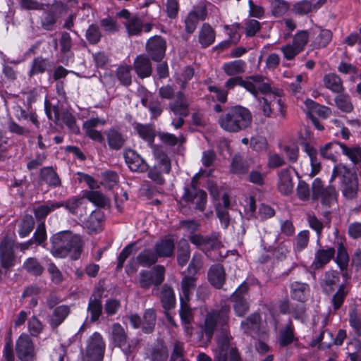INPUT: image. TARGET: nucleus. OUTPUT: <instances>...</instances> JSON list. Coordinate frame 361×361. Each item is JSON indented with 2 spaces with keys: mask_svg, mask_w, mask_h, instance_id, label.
I'll return each instance as SVG.
<instances>
[{
  "mask_svg": "<svg viewBox=\"0 0 361 361\" xmlns=\"http://www.w3.org/2000/svg\"><path fill=\"white\" fill-rule=\"evenodd\" d=\"M348 291L349 290L345 284L342 283L338 286L331 300L334 311L338 310L342 307Z\"/></svg>",
  "mask_w": 361,
  "mask_h": 361,
  "instance_id": "49",
  "label": "nucleus"
},
{
  "mask_svg": "<svg viewBox=\"0 0 361 361\" xmlns=\"http://www.w3.org/2000/svg\"><path fill=\"white\" fill-rule=\"evenodd\" d=\"M334 247H319L314 252V259L311 264L313 270L323 269L335 256Z\"/></svg>",
  "mask_w": 361,
  "mask_h": 361,
  "instance_id": "14",
  "label": "nucleus"
},
{
  "mask_svg": "<svg viewBox=\"0 0 361 361\" xmlns=\"http://www.w3.org/2000/svg\"><path fill=\"white\" fill-rule=\"evenodd\" d=\"M231 307L222 305L219 310H214L207 313L202 326V331L207 341H211L216 328L221 329L217 338V348L214 353L216 361H243L235 348H231L232 336L228 331V322Z\"/></svg>",
  "mask_w": 361,
  "mask_h": 361,
  "instance_id": "1",
  "label": "nucleus"
},
{
  "mask_svg": "<svg viewBox=\"0 0 361 361\" xmlns=\"http://www.w3.org/2000/svg\"><path fill=\"white\" fill-rule=\"evenodd\" d=\"M83 197L98 207L104 208L109 204V200L103 193L97 190H85Z\"/></svg>",
  "mask_w": 361,
  "mask_h": 361,
  "instance_id": "46",
  "label": "nucleus"
},
{
  "mask_svg": "<svg viewBox=\"0 0 361 361\" xmlns=\"http://www.w3.org/2000/svg\"><path fill=\"white\" fill-rule=\"evenodd\" d=\"M165 273V267L161 264L155 265L149 270H141L139 274V285L145 290L152 286L158 287L164 281Z\"/></svg>",
  "mask_w": 361,
  "mask_h": 361,
  "instance_id": "6",
  "label": "nucleus"
},
{
  "mask_svg": "<svg viewBox=\"0 0 361 361\" xmlns=\"http://www.w3.org/2000/svg\"><path fill=\"white\" fill-rule=\"evenodd\" d=\"M23 268L28 274L39 276H41L44 271V267L35 257L27 258L23 264Z\"/></svg>",
  "mask_w": 361,
  "mask_h": 361,
  "instance_id": "53",
  "label": "nucleus"
},
{
  "mask_svg": "<svg viewBox=\"0 0 361 361\" xmlns=\"http://www.w3.org/2000/svg\"><path fill=\"white\" fill-rule=\"evenodd\" d=\"M310 232L307 230H303L298 233L295 238L293 244V250L295 252H300L305 250L309 243Z\"/></svg>",
  "mask_w": 361,
  "mask_h": 361,
  "instance_id": "57",
  "label": "nucleus"
},
{
  "mask_svg": "<svg viewBox=\"0 0 361 361\" xmlns=\"http://www.w3.org/2000/svg\"><path fill=\"white\" fill-rule=\"evenodd\" d=\"M84 199L83 196H72L66 201L56 202V203L61 204V207H65V209L71 214L76 215L78 214V209L84 203Z\"/></svg>",
  "mask_w": 361,
  "mask_h": 361,
  "instance_id": "50",
  "label": "nucleus"
},
{
  "mask_svg": "<svg viewBox=\"0 0 361 361\" xmlns=\"http://www.w3.org/2000/svg\"><path fill=\"white\" fill-rule=\"evenodd\" d=\"M39 175L41 179L50 187L56 188L61 185L59 176L51 166L41 169Z\"/></svg>",
  "mask_w": 361,
  "mask_h": 361,
  "instance_id": "42",
  "label": "nucleus"
},
{
  "mask_svg": "<svg viewBox=\"0 0 361 361\" xmlns=\"http://www.w3.org/2000/svg\"><path fill=\"white\" fill-rule=\"evenodd\" d=\"M340 276L336 271H328L325 272L321 281V287L323 292L326 295L331 294L336 287L338 288Z\"/></svg>",
  "mask_w": 361,
  "mask_h": 361,
  "instance_id": "30",
  "label": "nucleus"
},
{
  "mask_svg": "<svg viewBox=\"0 0 361 361\" xmlns=\"http://www.w3.org/2000/svg\"><path fill=\"white\" fill-rule=\"evenodd\" d=\"M304 150L307 154L310 159V164L312 167L311 175L315 176L321 170V163L317 157V151L314 147L307 143L305 145Z\"/></svg>",
  "mask_w": 361,
  "mask_h": 361,
  "instance_id": "51",
  "label": "nucleus"
},
{
  "mask_svg": "<svg viewBox=\"0 0 361 361\" xmlns=\"http://www.w3.org/2000/svg\"><path fill=\"white\" fill-rule=\"evenodd\" d=\"M336 178H341V190L343 195L348 200L355 198L358 191V180L356 176L345 166L337 164L333 169L330 183Z\"/></svg>",
  "mask_w": 361,
  "mask_h": 361,
  "instance_id": "4",
  "label": "nucleus"
},
{
  "mask_svg": "<svg viewBox=\"0 0 361 361\" xmlns=\"http://www.w3.org/2000/svg\"><path fill=\"white\" fill-rule=\"evenodd\" d=\"M290 251V242L288 240L277 244L273 250L274 257L279 261L286 259Z\"/></svg>",
  "mask_w": 361,
  "mask_h": 361,
  "instance_id": "59",
  "label": "nucleus"
},
{
  "mask_svg": "<svg viewBox=\"0 0 361 361\" xmlns=\"http://www.w3.org/2000/svg\"><path fill=\"white\" fill-rule=\"evenodd\" d=\"M251 111L241 105H235L223 111L218 118L219 126L228 133H238L250 127Z\"/></svg>",
  "mask_w": 361,
  "mask_h": 361,
  "instance_id": "3",
  "label": "nucleus"
},
{
  "mask_svg": "<svg viewBox=\"0 0 361 361\" xmlns=\"http://www.w3.org/2000/svg\"><path fill=\"white\" fill-rule=\"evenodd\" d=\"M247 68L245 61L241 59L234 60L224 63L222 65V70L228 76H240Z\"/></svg>",
  "mask_w": 361,
  "mask_h": 361,
  "instance_id": "35",
  "label": "nucleus"
},
{
  "mask_svg": "<svg viewBox=\"0 0 361 361\" xmlns=\"http://www.w3.org/2000/svg\"><path fill=\"white\" fill-rule=\"evenodd\" d=\"M61 204L56 202H47L44 204H41L34 208V214L37 221H44L47 215L56 209L61 208Z\"/></svg>",
  "mask_w": 361,
  "mask_h": 361,
  "instance_id": "43",
  "label": "nucleus"
},
{
  "mask_svg": "<svg viewBox=\"0 0 361 361\" xmlns=\"http://www.w3.org/2000/svg\"><path fill=\"white\" fill-rule=\"evenodd\" d=\"M290 296L293 300L305 302L310 293V286L306 283L294 281L290 284Z\"/></svg>",
  "mask_w": 361,
  "mask_h": 361,
  "instance_id": "33",
  "label": "nucleus"
},
{
  "mask_svg": "<svg viewBox=\"0 0 361 361\" xmlns=\"http://www.w3.org/2000/svg\"><path fill=\"white\" fill-rule=\"evenodd\" d=\"M50 240V252L55 257L63 258L69 255L74 260L80 257L83 246L80 235L63 231L52 235Z\"/></svg>",
  "mask_w": 361,
  "mask_h": 361,
  "instance_id": "2",
  "label": "nucleus"
},
{
  "mask_svg": "<svg viewBox=\"0 0 361 361\" xmlns=\"http://www.w3.org/2000/svg\"><path fill=\"white\" fill-rule=\"evenodd\" d=\"M169 108L176 116H187L189 114V102L183 92L176 94V99L169 104Z\"/></svg>",
  "mask_w": 361,
  "mask_h": 361,
  "instance_id": "23",
  "label": "nucleus"
},
{
  "mask_svg": "<svg viewBox=\"0 0 361 361\" xmlns=\"http://www.w3.org/2000/svg\"><path fill=\"white\" fill-rule=\"evenodd\" d=\"M111 339L114 345L122 349L125 354L130 352L128 335L124 328L119 323H114L111 326Z\"/></svg>",
  "mask_w": 361,
  "mask_h": 361,
  "instance_id": "15",
  "label": "nucleus"
},
{
  "mask_svg": "<svg viewBox=\"0 0 361 361\" xmlns=\"http://www.w3.org/2000/svg\"><path fill=\"white\" fill-rule=\"evenodd\" d=\"M87 312L90 314L91 322H95L99 319L102 313V302L100 296H94V298H90Z\"/></svg>",
  "mask_w": 361,
  "mask_h": 361,
  "instance_id": "45",
  "label": "nucleus"
},
{
  "mask_svg": "<svg viewBox=\"0 0 361 361\" xmlns=\"http://www.w3.org/2000/svg\"><path fill=\"white\" fill-rule=\"evenodd\" d=\"M189 240L205 253L219 247L221 244V235L218 232H212L207 235L193 233L189 236Z\"/></svg>",
  "mask_w": 361,
  "mask_h": 361,
  "instance_id": "8",
  "label": "nucleus"
},
{
  "mask_svg": "<svg viewBox=\"0 0 361 361\" xmlns=\"http://www.w3.org/2000/svg\"><path fill=\"white\" fill-rule=\"evenodd\" d=\"M279 343L281 347H286L292 343L297 348L301 346L298 337L295 335V328L291 320L279 331Z\"/></svg>",
  "mask_w": 361,
  "mask_h": 361,
  "instance_id": "20",
  "label": "nucleus"
},
{
  "mask_svg": "<svg viewBox=\"0 0 361 361\" xmlns=\"http://www.w3.org/2000/svg\"><path fill=\"white\" fill-rule=\"evenodd\" d=\"M339 94L335 97L334 102L336 106L343 112L349 113L353 109V104L348 94L338 93Z\"/></svg>",
  "mask_w": 361,
  "mask_h": 361,
  "instance_id": "64",
  "label": "nucleus"
},
{
  "mask_svg": "<svg viewBox=\"0 0 361 361\" xmlns=\"http://www.w3.org/2000/svg\"><path fill=\"white\" fill-rule=\"evenodd\" d=\"M324 86L334 93H343L345 88L343 80L336 73H328L324 76Z\"/></svg>",
  "mask_w": 361,
  "mask_h": 361,
  "instance_id": "39",
  "label": "nucleus"
},
{
  "mask_svg": "<svg viewBox=\"0 0 361 361\" xmlns=\"http://www.w3.org/2000/svg\"><path fill=\"white\" fill-rule=\"evenodd\" d=\"M59 46L61 61L64 63L73 56L71 51L73 47L72 39L68 32H63L61 33L59 39Z\"/></svg>",
  "mask_w": 361,
  "mask_h": 361,
  "instance_id": "37",
  "label": "nucleus"
},
{
  "mask_svg": "<svg viewBox=\"0 0 361 361\" xmlns=\"http://www.w3.org/2000/svg\"><path fill=\"white\" fill-rule=\"evenodd\" d=\"M278 189L283 195H289L293 190L291 171L288 169H281L279 172Z\"/></svg>",
  "mask_w": 361,
  "mask_h": 361,
  "instance_id": "28",
  "label": "nucleus"
},
{
  "mask_svg": "<svg viewBox=\"0 0 361 361\" xmlns=\"http://www.w3.org/2000/svg\"><path fill=\"white\" fill-rule=\"evenodd\" d=\"M142 321V332L145 334L152 333L157 321L156 311L153 308L147 309L143 314Z\"/></svg>",
  "mask_w": 361,
  "mask_h": 361,
  "instance_id": "44",
  "label": "nucleus"
},
{
  "mask_svg": "<svg viewBox=\"0 0 361 361\" xmlns=\"http://www.w3.org/2000/svg\"><path fill=\"white\" fill-rule=\"evenodd\" d=\"M133 67L138 77L145 78L150 76L152 72V63L149 59L144 55H138L133 63Z\"/></svg>",
  "mask_w": 361,
  "mask_h": 361,
  "instance_id": "29",
  "label": "nucleus"
},
{
  "mask_svg": "<svg viewBox=\"0 0 361 361\" xmlns=\"http://www.w3.org/2000/svg\"><path fill=\"white\" fill-rule=\"evenodd\" d=\"M117 79L124 86H129L132 82L131 67L130 66H121L116 71Z\"/></svg>",
  "mask_w": 361,
  "mask_h": 361,
  "instance_id": "61",
  "label": "nucleus"
},
{
  "mask_svg": "<svg viewBox=\"0 0 361 361\" xmlns=\"http://www.w3.org/2000/svg\"><path fill=\"white\" fill-rule=\"evenodd\" d=\"M104 220V212L99 209H95L82 222L83 226L90 234H96L103 230Z\"/></svg>",
  "mask_w": 361,
  "mask_h": 361,
  "instance_id": "16",
  "label": "nucleus"
},
{
  "mask_svg": "<svg viewBox=\"0 0 361 361\" xmlns=\"http://www.w3.org/2000/svg\"><path fill=\"white\" fill-rule=\"evenodd\" d=\"M71 313V309L68 305H61L56 307L52 312L49 319V323L51 329H57L68 317Z\"/></svg>",
  "mask_w": 361,
  "mask_h": 361,
  "instance_id": "32",
  "label": "nucleus"
},
{
  "mask_svg": "<svg viewBox=\"0 0 361 361\" xmlns=\"http://www.w3.org/2000/svg\"><path fill=\"white\" fill-rule=\"evenodd\" d=\"M189 300L184 299L183 296H180V310L179 314L181 322H192L194 319V315L192 310L188 304Z\"/></svg>",
  "mask_w": 361,
  "mask_h": 361,
  "instance_id": "56",
  "label": "nucleus"
},
{
  "mask_svg": "<svg viewBox=\"0 0 361 361\" xmlns=\"http://www.w3.org/2000/svg\"><path fill=\"white\" fill-rule=\"evenodd\" d=\"M104 133L110 149L118 150L124 146L126 136L118 128H111L105 130Z\"/></svg>",
  "mask_w": 361,
  "mask_h": 361,
  "instance_id": "25",
  "label": "nucleus"
},
{
  "mask_svg": "<svg viewBox=\"0 0 361 361\" xmlns=\"http://www.w3.org/2000/svg\"><path fill=\"white\" fill-rule=\"evenodd\" d=\"M215 39L214 29L209 23H203L198 31V42L201 47L207 48L211 46L215 42Z\"/></svg>",
  "mask_w": 361,
  "mask_h": 361,
  "instance_id": "31",
  "label": "nucleus"
},
{
  "mask_svg": "<svg viewBox=\"0 0 361 361\" xmlns=\"http://www.w3.org/2000/svg\"><path fill=\"white\" fill-rule=\"evenodd\" d=\"M137 263L143 267H149L155 264L159 259L155 250L145 249L136 257Z\"/></svg>",
  "mask_w": 361,
  "mask_h": 361,
  "instance_id": "47",
  "label": "nucleus"
},
{
  "mask_svg": "<svg viewBox=\"0 0 361 361\" xmlns=\"http://www.w3.org/2000/svg\"><path fill=\"white\" fill-rule=\"evenodd\" d=\"M305 104L310 110L317 114L322 118H326L331 113L329 107L319 105L310 99H306Z\"/></svg>",
  "mask_w": 361,
  "mask_h": 361,
  "instance_id": "63",
  "label": "nucleus"
},
{
  "mask_svg": "<svg viewBox=\"0 0 361 361\" xmlns=\"http://www.w3.org/2000/svg\"><path fill=\"white\" fill-rule=\"evenodd\" d=\"M159 298L164 310H171L175 308L176 304V295L173 288L167 283L161 286Z\"/></svg>",
  "mask_w": 361,
  "mask_h": 361,
  "instance_id": "24",
  "label": "nucleus"
},
{
  "mask_svg": "<svg viewBox=\"0 0 361 361\" xmlns=\"http://www.w3.org/2000/svg\"><path fill=\"white\" fill-rule=\"evenodd\" d=\"M16 257L14 252L13 242L4 238L0 243V264L6 271H11L16 264Z\"/></svg>",
  "mask_w": 361,
  "mask_h": 361,
  "instance_id": "12",
  "label": "nucleus"
},
{
  "mask_svg": "<svg viewBox=\"0 0 361 361\" xmlns=\"http://www.w3.org/2000/svg\"><path fill=\"white\" fill-rule=\"evenodd\" d=\"M190 257V248L188 241L185 239L180 240V245L178 250L177 262L178 264L183 267L185 266Z\"/></svg>",
  "mask_w": 361,
  "mask_h": 361,
  "instance_id": "55",
  "label": "nucleus"
},
{
  "mask_svg": "<svg viewBox=\"0 0 361 361\" xmlns=\"http://www.w3.org/2000/svg\"><path fill=\"white\" fill-rule=\"evenodd\" d=\"M153 154L157 161V164L154 166L163 169L164 173H170L171 170V161L164 149L159 146H154L153 148Z\"/></svg>",
  "mask_w": 361,
  "mask_h": 361,
  "instance_id": "34",
  "label": "nucleus"
},
{
  "mask_svg": "<svg viewBox=\"0 0 361 361\" xmlns=\"http://www.w3.org/2000/svg\"><path fill=\"white\" fill-rule=\"evenodd\" d=\"M196 286V280L192 276H185L181 281V291L180 296H183L185 300H189L190 296L192 293Z\"/></svg>",
  "mask_w": 361,
  "mask_h": 361,
  "instance_id": "58",
  "label": "nucleus"
},
{
  "mask_svg": "<svg viewBox=\"0 0 361 361\" xmlns=\"http://www.w3.org/2000/svg\"><path fill=\"white\" fill-rule=\"evenodd\" d=\"M142 104L147 108L153 117L161 115L162 108L158 98H154L149 92H146L141 98Z\"/></svg>",
  "mask_w": 361,
  "mask_h": 361,
  "instance_id": "40",
  "label": "nucleus"
},
{
  "mask_svg": "<svg viewBox=\"0 0 361 361\" xmlns=\"http://www.w3.org/2000/svg\"><path fill=\"white\" fill-rule=\"evenodd\" d=\"M17 357L21 361H33L35 358V348L31 338L25 334H22L16 343Z\"/></svg>",
  "mask_w": 361,
  "mask_h": 361,
  "instance_id": "11",
  "label": "nucleus"
},
{
  "mask_svg": "<svg viewBox=\"0 0 361 361\" xmlns=\"http://www.w3.org/2000/svg\"><path fill=\"white\" fill-rule=\"evenodd\" d=\"M231 167V171L236 174H244L249 170L247 161L243 160V157L239 154L233 157Z\"/></svg>",
  "mask_w": 361,
  "mask_h": 361,
  "instance_id": "60",
  "label": "nucleus"
},
{
  "mask_svg": "<svg viewBox=\"0 0 361 361\" xmlns=\"http://www.w3.org/2000/svg\"><path fill=\"white\" fill-rule=\"evenodd\" d=\"M230 78L225 82L224 88L229 92L235 87L240 86L245 88L247 91L250 89L251 86L249 82L248 76L243 79L242 76H229Z\"/></svg>",
  "mask_w": 361,
  "mask_h": 361,
  "instance_id": "54",
  "label": "nucleus"
},
{
  "mask_svg": "<svg viewBox=\"0 0 361 361\" xmlns=\"http://www.w3.org/2000/svg\"><path fill=\"white\" fill-rule=\"evenodd\" d=\"M250 89L247 91L255 97L260 92L262 94H268L271 92V87L269 82L264 81V78L261 75H255L248 76Z\"/></svg>",
  "mask_w": 361,
  "mask_h": 361,
  "instance_id": "22",
  "label": "nucleus"
},
{
  "mask_svg": "<svg viewBox=\"0 0 361 361\" xmlns=\"http://www.w3.org/2000/svg\"><path fill=\"white\" fill-rule=\"evenodd\" d=\"M123 156L130 171L142 173L148 170V164L135 151L128 149L124 152Z\"/></svg>",
  "mask_w": 361,
  "mask_h": 361,
  "instance_id": "18",
  "label": "nucleus"
},
{
  "mask_svg": "<svg viewBox=\"0 0 361 361\" xmlns=\"http://www.w3.org/2000/svg\"><path fill=\"white\" fill-rule=\"evenodd\" d=\"M313 35L312 46L314 49H321L326 47L332 39L331 32L326 29L314 31Z\"/></svg>",
  "mask_w": 361,
  "mask_h": 361,
  "instance_id": "41",
  "label": "nucleus"
},
{
  "mask_svg": "<svg viewBox=\"0 0 361 361\" xmlns=\"http://www.w3.org/2000/svg\"><path fill=\"white\" fill-rule=\"evenodd\" d=\"M53 68L54 63L48 58L38 56L35 57L31 61L27 75L29 78H32L35 75L50 72L52 71Z\"/></svg>",
  "mask_w": 361,
  "mask_h": 361,
  "instance_id": "17",
  "label": "nucleus"
},
{
  "mask_svg": "<svg viewBox=\"0 0 361 361\" xmlns=\"http://www.w3.org/2000/svg\"><path fill=\"white\" fill-rule=\"evenodd\" d=\"M105 350V343L102 335L94 332L87 340L84 355L85 361H102Z\"/></svg>",
  "mask_w": 361,
  "mask_h": 361,
  "instance_id": "7",
  "label": "nucleus"
},
{
  "mask_svg": "<svg viewBox=\"0 0 361 361\" xmlns=\"http://www.w3.org/2000/svg\"><path fill=\"white\" fill-rule=\"evenodd\" d=\"M166 42L159 35L150 37L146 43V51L152 60L160 62L165 56Z\"/></svg>",
  "mask_w": 361,
  "mask_h": 361,
  "instance_id": "10",
  "label": "nucleus"
},
{
  "mask_svg": "<svg viewBox=\"0 0 361 361\" xmlns=\"http://www.w3.org/2000/svg\"><path fill=\"white\" fill-rule=\"evenodd\" d=\"M135 130L140 137L146 142L152 144L154 140L155 133L152 127L149 125L137 124Z\"/></svg>",
  "mask_w": 361,
  "mask_h": 361,
  "instance_id": "62",
  "label": "nucleus"
},
{
  "mask_svg": "<svg viewBox=\"0 0 361 361\" xmlns=\"http://www.w3.org/2000/svg\"><path fill=\"white\" fill-rule=\"evenodd\" d=\"M159 258H169L175 253V240L171 235L158 240L154 246Z\"/></svg>",
  "mask_w": 361,
  "mask_h": 361,
  "instance_id": "19",
  "label": "nucleus"
},
{
  "mask_svg": "<svg viewBox=\"0 0 361 361\" xmlns=\"http://www.w3.org/2000/svg\"><path fill=\"white\" fill-rule=\"evenodd\" d=\"M327 0H318L314 4L307 0H302L296 2L293 6V11L296 14L303 16L309 13L317 11Z\"/></svg>",
  "mask_w": 361,
  "mask_h": 361,
  "instance_id": "27",
  "label": "nucleus"
},
{
  "mask_svg": "<svg viewBox=\"0 0 361 361\" xmlns=\"http://www.w3.org/2000/svg\"><path fill=\"white\" fill-rule=\"evenodd\" d=\"M312 197L313 200L320 199L323 206L331 207L337 202L338 192L335 187L329 185L324 187L322 180L319 178H315L312 184Z\"/></svg>",
  "mask_w": 361,
  "mask_h": 361,
  "instance_id": "5",
  "label": "nucleus"
},
{
  "mask_svg": "<svg viewBox=\"0 0 361 361\" xmlns=\"http://www.w3.org/2000/svg\"><path fill=\"white\" fill-rule=\"evenodd\" d=\"M261 325V315L259 313L254 312L240 323L242 331L252 337H255L259 333Z\"/></svg>",
  "mask_w": 361,
  "mask_h": 361,
  "instance_id": "21",
  "label": "nucleus"
},
{
  "mask_svg": "<svg viewBox=\"0 0 361 361\" xmlns=\"http://www.w3.org/2000/svg\"><path fill=\"white\" fill-rule=\"evenodd\" d=\"M124 26L129 36H137L142 31L143 21L140 17L133 16L132 18L124 23Z\"/></svg>",
  "mask_w": 361,
  "mask_h": 361,
  "instance_id": "48",
  "label": "nucleus"
},
{
  "mask_svg": "<svg viewBox=\"0 0 361 361\" xmlns=\"http://www.w3.org/2000/svg\"><path fill=\"white\" fill-rule=\"evenodd\" d=\"M337 255L335 262L341 269L343 271L347 269L349 262V255L345 246L342 241L337 243L336 245Z\"/></svg>",
  "mask_w": 361,
  "mask_h": 361,
  "instance_id": "52",
  "label": "nucleus"
},
{
  "mask_svg": "<svg viewBox=\"0 0 361 361\" xmlns=\"http://www.w3.org/2000/svg\"><path fill=\"white\" fill-rule=\"evenodd\" d=\"M207 16V10L204 6H198L191 11L185 19V30L188 34H192L196 30L200 20H204Z\"/></svg>",
  "mask_w": 361,
  "mask_h": 361,
  "instance_id": "13",
  "label": "nucleus"
},
{
  "mask_svg": "<svg viewBox=\"0 0 361 361\" xmlns=\"http://www.w3.org/2000/svg\"><path fill=\"white\" fill-rule=\"evenodd\" d=\"M248 290V284L243 281L231 296L233 310L238 317H243L249 311L250 305L247 298Z\"/></svg>",
  "mask_w": 361,
  "mask_h": 361,
  "instance_id": "9",
  "label": "nucleus"
},
{
  "mask_svg": "<svg viewBox=\"0 0 361 361\" xmlns=\"http://www.w3.org/2000/svg\"><path fill=\"white\" fill-rule=\"evenodd\" d=\"M147 357L149 361H167L168 348L163 343H159L147 350Z\"/></svg>",
  "mask_w": 361,
  "mask_h": 361,
  "instance_id": "38",
  "label": "nucleus"
},
{
  "mask_svg": "<svg viewBox=\"0 0 361 361\" xmlns=\"http://www.w3.org/2000/svg\"><path fill=\"white\" fill-rule=\"evenodd\" d=\"M337 144L340 147L342 153L346 156L354 165L361 167V147L358 145L348 147L341 142H338Z\"/></svg>",
  "mask_w": 361,
  "mask_h": 361,
  "instance_id": "36",
  "label": "nucleus"
},
{
  "mask_svg": "<svg viewBox=\"0 0 361 361\" xmlns=\"http://www.w3.org/2000/svg\"><path fill=\"white\" fill-rule=\"evenodd\" d=\"M209 283L216 288L223 287L226 281V272L224 267L220 264L212 265L207 274Z\"/></svg>",
  "mask_w": 361,
  "mask_h": 361,
  "instance_id": "26",
  "label": "nucleus"
}]
</instances>
